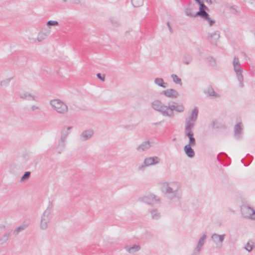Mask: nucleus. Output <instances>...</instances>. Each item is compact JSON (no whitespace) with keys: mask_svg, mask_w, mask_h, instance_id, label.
I'll list each match as a JSON object with an SVG mask.
<instances>
[{"mask_svg":"<svg viewBox=\"0 0 255 255\" xmlns=\"http://www.w3.org/2000/svg\"><path fill=\"white\" fill-rule=\"evenodd\" d=\"M231 12L234 15H239L240 13V10L238 9V6L236 5L230 6L229 7Z\"/></svg>","mask_w":255,"mask_h":255,"instance_id":"bb28decb","label":"nucleus"},{"mask_svg":"<svg viewBox=\"0 0 255 255\" xmlns=\"http://www.w3.org/2000/svg\"><path fill=\"white\" fill-rule=\"evenodd\" d=\"M72 2L75 4H79L80 2V0H72Z\"/></svg>","mask_w":255,"mask_h":255,"instance_id":"de8ad7c7","label":"nucleus"},{"mask_svg":"<svg viewBox=\"0 0 255 255\" xmlns=\"http://www.w3.org/2000/svg\"><path fill=\"white\" fill-rule=\"evenodd\" d=\"M152 143L149 140L144 141L136 148V150L138 153L147 151L150 148Z\"/></svg>","mask_w":255,"mask_h":255,"instance_id":"9d476101","label":"nucleus"},{"mask_svg":"<svg viewBox=\"0 0 255 255\" xmlns=\"http://www.w3.org/2000/svg\"><path fill=\"white\" fill-rule=\"evenodd\" d=\"M163 94L166 97L171 98H176L178 97V92L173 89H169L162 92Z\"/></svg>","mask_w":255,"mask_h":255,"instance_id":"f3484780","label":"nucleus"},{"mask_svg":"<svg viewBox=\"0 0 255 255\" xmlns=\"http://www.w3.org/2000/svg\"><path fill=\"white\" fill-rule=\"evenodd\" d=\"M50 105L57 113L66 114L68 112L67 106L59 99H54L50 101Z\"/></svg>","mask_w":255,"mask_h":255,"instance_id":"39448f33","label":"nucleus"},{"mask_svg":"<svg viewBox=\"0 0 255 255\" xmlns=\"http://www.w3.org/2000/svg\"><path fill=\"white\" fill-rule=\"evenodd\" d=\"M204 93L210 97H218V95L214 91L213 87L209 85L204 91Z\"/></svg>","mask_w":255,"mask_h":255,"instance_id":"aec40b11","label":"nucleus"},{"mask_svg":"<svg viewBox=\"0 0 255 255\" xmlns=\"http://www.w3.org/2000/svg\"><path fill=\"white\" fill-rule=\"evenodd\" d=\"M154 83L158 86L164 88L167 86V83H165L163 79L160 78H155L154 79Z\"/></svg>","mask_w":255,"mask_h":255,"instance_id":"5701e85b","label":"nucleus"},{"mask_svg":"<svg viewBox=\"0 0 255 255\" xmlns=\"http://www.w3.org/2000/svg\"><path fill=\"white\" fill-rule=\"evenodd\" d=\"M161 188L162 191L165 194V196L167 198L169 199H173L176 198H178V183L164 182L161 184Z\"/></svg>","mask_w":255,"mask_h":255,"instance_id":"7ed1b4c3","label":"nucleus"},{"mask_svg":"<svg viewBox=\"0 0 255 255\" xmlns=\"http://www.w3.org/2000/svg\"><path fill=\"white\" fill-rule=\"evenodd\" d=\"M253 248L254 247L251 245L249 243H248L245 247L246 250L248 252H251L253 250Z\"/></svg>","mask_w":255,"mask_h":255,"instance_id":"a19ab883","label":"nucleus"},{"mask_svg":"<svg viewBox=\"0 0 255 255\" xmlns=\"http://www.w3.org/2000/svg\"><path fill=\"white\" fill-rule=\"evenodd\" d=\"M234 70L236 73L238 80L239 82V86L241 88L244 87V77L243 75V69L241 67L239 58L235 56L233 61Z\"/></svg>","mask_w":255,"mask_h":255,"instance_id":"20e7f679","label":"nucleus"},{"mask_svg":"<svg viewBox=\"0 0 255 255\" xmlns=\"http://www.w3.org/2000/svg\"><path fill=\"white\" fill-rule=\"evenodd\" d=\"M52 218L51 214L47 211H44L41 217L40 227L42 230H46L48 227V223H49Z\"/></svg>","mask_w":255,"mask_h":255,"instance_id":"6e6552de","label":"nucleus"},{"mask_svg":"<svg viewBox=\"0 0 255 255\" xmlns=\"http://www.w3.org/2000/svg\"><path fill=\"white\" fill-rule=\"evenodd\" d=\"M150 106L153 109L160 113L163 116L170 118L174 117V111L182 113L185 109L182 104L174 101L168 102V106H166L159 100H155L150 103Z\"/></svg>","mask_w":255,"mask_h":255,"instance_id":"f257e3e1","label":"nucleus"},{"mask_svg":"<svg viewBox=\"0 0 255 255\" xmlns=\"http://www.w3.org/2000/svg\"><path fill=\"white\" fill-rule=\"evenodd\" d=\"M127 251L129 253H133L138 251L140 249V247L137 245H133L130 247H127Z\"/></svg>","mask_w":255,"mask_h":255,"instance_id":"393cba45","label":"nucleus"},{"mask_svg":"<svg viewBox=\"0 0 255 255\" xmlns=\"http://www.w3.org/2000/svg\"><path fill=\"white\" fill-rule=\"evenodd\" d=\"M198 4L199 5V10L198 11L209 10L208 7L204 3L203 1H202Z\"/></svg>","mask_w":255,"mask_h":255,"instance_id":"c756f323","label":"nucleus"},{"mask_svg":"<svg viewBox=\"0 0 255 255\" xmlns=\"http://www.w3.org/2000/svg\"><path fill=\"white\" fill-rule=\"evenodd\" d=\"M171 77L172 78L173 82L175 84H179L181 86L182 85L181 79L179 77H178L176 75L172 74L171 75Z\"/></svg>","mask_w":255,"mask_h":255,"instance_id":"cd10ccee","label":"nucleus"},{"mask_svg":"<svg viewBox=\"0 0 255 255\" xmlns=\"http://www.w3.org/2000/svg\"><path fill=\"white\" fill-rule=\"evenodd\" d=\"M185 13L188 16H190L191 17H195V15L192 14V13H191V9L189 8H187L185 9Z\"/></svg>","mask_w":255,"mask_h":255,"instance_id":"4c0bfd02","label":"nucleus"},{"mask_svg":"<svg viewBox=\"0 0 255 255\" xmlns=\"http://www.w3.org/2000/svg\"><path fill=\"white\" fill-rule=\"evenodd\" d=\"M195 16H200L204 20L207 21L210 26H212L215 22V20L210 17L209 14L206 11H197L195 14Z\"/></svg>","mask_w":255,"mask_h":255,"instance_id":"1a4fd4ad","label":"nucleus"},{"mask_svg":"<svg viewBox=\"0 0 255 255\" xmlns=\"http://www.w3.org/2000/svg\"><path fill=\"white\" fill-rule=\"evenodd\" d=\"M241 210L242 215L245 218L255 220V211L253 208L247 205H243Z\"/></svg>","mask_w":255,"mask_h":255,"instance_id":"0eeeda50","label":"nucleus"},{"mask_svg":"<svg viewBox=\"0 0 255 255\" xmlns=\"http://www.w3.org/2000/svg\"><path fill=\"white\" fill-rule=\"evenodd\" d=\"M192 61V56L188 53H185L182 58V62L186 64H190Z\"/></svg>","mask_w":255,"mask_h":255,"instance_id":"4be33fe9","label":"nucleus"},{"mask_svg":"<svg viewBox=\"0 0 255 255\" xmlns=\"http://www.w3.org/2000/svg\"><path fill=\"white\" fill-rule=\"evenodd\" d=\"M243 128L242 123H238L237 124L234 128V135L236 136L237 139H240L241 134L243 133Z\"/></svg>","mask_w":255,"mask_h":255,"instance_id":"a211bd4d","label":"nucleus"},{"mask_svg":"<svg viewBox=\"0 0 255 255\" xmlns=\"http://www.w3.org/2000/svg\"><path fill=\"white\" fill-rule=\"evenodd\" d=\"M10 235L9 233H5L0 239V244L2 245L6 242L9 238Z\"/></svg>","mask_w":255,"mask_h":255,"instance_id":"c85d7f7f","label":"nucleus"},{"mask_svg":"<svg viewBox=\"0 0 255 255\" xmlns=\"http://www.w3.org/2000/svg\"><path fill=\"white\" fill-rule=\"evenodd\" d=\"M110 21L112 24L115 27H117L119 25L118 21L115 18H111Z\"/></svg>","mask_w":255,"mask_h":255,"instance_id":"58836bf2","label":"nucleus"},{"mask_svg":"<svg viewBox=\"0 0 255 255\" xmlns=\"http://www.w3.org/2000/svg\"><path fill=\"white\" fill-rule=\"evenodd\" d=\"M203 246L201 245H200L197 243L196 248L194 249L193 251V254L195 255L198 254L200 253V251L201 250L202 247Z\"/></svg>","mask_w":255,"mask_h":255,"instance_id":"72a5a7b5","label":"nucleus"},{"mask_svg":"<svg viewBox=\"0 0 255 255\" xmlns=\"http://www.w3.org/2000/svg\"><path fill=\"white\" fill-rule=\"evenodd\" d=\"M27 226H28V225L22 224V225L19 226V227H18L17 228H16L14 230L13 233L15 235H17L19 232L24 230L27 227Z\"/></svg>","mask_w":255,"mask_h":255,"instance_id":"b1692460","label":"nucleus"},{"mask_svg":"<svg viewBox=\"0 0 255 255\" xmlns=\"http://www.w3.org/2000/svg\"><path fill=\"white\" fill-rule=\"evenodd\" d=\"M167 26H168V29H169V30L170 32L171 33H172V28H171V26H170V23H169V22H167Z\"/></svg>","mask_w":255,"mask_h":255,"instance_id":"a18cd8bd","label":"nucleus"},{"mask_svg":"<svg viewBox=\"0 0 255 255\" xmlns=\"http://www.w3.org/2000/svg\"><path fill=\"white\" fill-rule=\"evenodd\" d=\"M153 200L158 202L160 200V198L153 194H150L141 198V201L148 205H151Z\"/></svg>","mask_w":255,"mask_h":255,"instance_id":"2eb2a0df","label":"nucleus"},{"mask_svg":"<svg viewBox=\"0 0 255 255\" xmlns=\"http://www.w3.org/2000/svg\"><path fill=\"white\" fill-rule=\"evenodd\" d=\"M30 108H31V110L32 111H35L36 110H40L39 107L38 106H37V105H32L31 106Z\"/></svg>","mask_w":255,"mask_h":255,"instance_id":"79ce46f5","label":"nucleus"},{"mask_svg":"<svg viewBox=\"0 0 255 255\" xmlns=\"http://www.w3.org/2000/svg\"><path fill=\"white\" fill-rule=\"evenodd\" d=\"M72 128V127H63L61 131L60 138L66 140L67 136L70 133V130Z\"/></svg>","mask_w":255,"mask_h":255,"instance_id":"6ab92c4d","label":"nucleus"},{"mask_svg":"<svg viewBox=\"0 0 255 255\" xmlns=\"http://www.w3.org/2000/svg\"><path fill=\"white\" fill-rule=\"evenodd\" d=\"M52 208V204L51 202H49V205L47 208V209L45 211H47L50 212V214H51V209Z\"/></svg>","mask_w":255,"mask_h":255,"instance_id":"37998d69","label":"nucleus"},{"mask_svg":"<svg viewBox=\"0 0 255 255\" xmlns=\"http://www.w3.org/2000/svg\"><path fill=\"white\" fill-rule=\"evenodd\" d=\"M97 76L98 79H99L100 80L102 81H104L105 79V74H102L100 73H98L97 74Z\"/></svg>","mask_w":255,"mask_h":255,"instance_id":"ea45409f","label":"nucleus"},{"mask_svg":"<svg viewBox=\"0 0 255 255\" xmlns=\"http://www.w3.org/2000/svg\"><path fill=\"white\" fill-rule=\"evenodd\" d=\"M48 35V34H45L44 33H40L38 35L37 40L39 41H41L43 39H45V37Z\"/></svg>","mask_w":255,"mask_h":255,"instance_id":"c9c22d12","label":"nucleus"},{"mask_svg":"<svg viewBox=\"0 0 255 255\" xmlns=\"http://www.w3.org/2000/svg\"><path fill=\"white\" fill-rule=\"evenodd\" d=\"M206 2L209 4H211L212 3V1L211 0H205Z\"/></svg>","mask_w":255,"mask_h":255,"instance_id":"09e8293b","label":"nucleus"},{"mask_svg":"<svg viewBox=\"0 0 255 255\" xmlns=\"http://www.w3.org/2000/svg\"><path fill=\"white\" fill-rule=\"evenodd\" d=\"M65 142L66 140L62 139L60 138V139L58 143L57 148H60V150L58 151V153H60L61 151L64 148L65 146Z\"/></svg>","mask_w":255,"mask_h":255,"instance_id":"a878e982","label":"nucleus"},{"mask_svg":"<svg viewBox=\"0 0 255 255\" xmlns=\"http://www.w3.org/2000/svg\"><path fill=\"white\" fill-rule=\"evenodd\" d=\"M151 216L153 220H158L160 217V214L156 209H151L149 210Z\"/></svg>","mask_w":255,"mask_h":255,"instance_id":"412c9836","label":"nucleus"},{"mask_svg":"<svg viewBox=\"0 0 255 255\" xmlns=\"http://www.w3.org/2000/svg\"><path fill=\"white\" fill-rule=\"evenodd\" d=\"M196 143H188L184 147V150L186 155L189 158H193L195 156V152L192 146H194Z\"/></svg>","mask_w":255,"mask_h":255,"instance_id":"4468645a","label":"nucleus"},{"mask_svg":"<svg viewBox=\"0 0 255 255\" xmlns=\"http://www.w3.org/2000/svg\"><path fill=\"white\" fill-rule=\"evenodd\" d=\"M161 122H159L158 123H152V124L154 125H159L161 124Z\"/></svg>","mask_w":255,"mask_h":255,"instance_id":"8fccbe9b","label":"nucleus"},{"mask_svg":"<svg viewBox=\"0 0 255 255\" xmlns=\"http://www.w3.org/2000/svg\"><path fill=\"white\" fill-rule=\"evenodd\" d=\"M59 23L57 21H53V20H49L47 22V26H55V25H58Z\"/></svg>","mask_w":255,"mask_h":255,"instance_id":"e433bc0d","label":"nucleus"},{"mask_svg":"<svg viewBox=\"0 0 255 255\" xmlns=\"http://www.w3.org/2000/svg\"><path fill=\"white\" fill-rule=\"evenodd\" d=\"M94 131L92 129H88L83 131L80 135L81 141H84L90 139L93 135Z\"/></svg>","mask_w":255,"mask_h":255,"instance_id":"dca6fc26","label":"nucleus"},{"mask_svg":"<svg viewBox=\"0 0 255 255\" xmlns=\"http://www.w3.org/2000/svg\"><path fill=\"white\" fill-rule=\"evenodd\" d=\"M227 157V155L226 154L224 153H221L218 155L217 158L218 160L222 161L224 160Z\"/></svg>","mask_w":255,"mask_h":255,"instance_id":"f704fd0d","label":"nucleus"},{"mask_svg":"<svg viewBox=\"0 0 255 255\" xmlns=\"http://www.w3.org/2000/svg\"><path fill=\"white\" fill-rule=\"evenodd\" d=\"M124 128H129L130 129H132L133 128V126H126L124 127Z\"/></svg>","mask_w":255,"mask_h":255,"instance_id":"49530a36","label":"nucleus"},{"mask_svg":"<svg viewBox=\"0 0 255 255\" xmlns=\"http://www.w3.org/2000/svg\"><path fill=\"white\" fill-rule=\"evenodd\" d=\"M225 237V234L220 235L214 233L212 235L211 239L218 247L221 248L222 246V243L224 240Z\"/></svg>","mask_w":255,"mask_h":255,"instance_id":"9b49d317","label":"nucleus"},{"mask_svg":"<svg viewBox=\"0 0 255 255\" xmlns=\"http://www.w3.org/2000/svg\"><path fill=\"white\" fill-rule=\"evenodd\" d=\"M20 98L28 101H37L38 97L27 91H23L19 94Z\"/></svg>","mask_w":255,"mask_h":255,"instance_id":"f8f14e48","label":"nucleus"},{"mask_svg":"<svg viewBox=\"0 0 255 255\" xmlns=\"http://www.w3.org/2000/svg\"><path fill=\"white\" fill-rule=\"evenodd\" d=\"M31 172L30 171H26L24 172V174L21 177V181H24L26 180L29 179L30 176Z\"/></svg>","mask_w":255,"mask_h":255,"instance_id":"7c9ffc66","label":"nucleus"},{"mask_svg":"<svg viewBox=\"0 0 255 255\" xmlns=\"http://www.w3.org/2000/svg\"><path fill=\"white\" fill-rule=\"evenodd\" d=\"M141 0H131V2L134 6H138V5H137L135 2H140L141 1Z\"/></svg>","mask_w":255,"mask_h":255,"instance_id":"c03bdc74","label":"nucleus"},{"mask_svg":"<svg viewBox=\"0 0 255 255\" xmlns=\"http://www.w3.org/2000/svg\"><path fill=\"white\" fill-rule=\"evenodd\" d=\"M206 238H207L206 235L205 234H204L202 236V237L200 238V239L198 241V244H199L200 245L203 246V245L205 244Z\"/></svg>","mask_w":255,"mask_h":255,"instance_id":"2f4dec72","label":"nucleus"},{"mask_svg":"<svg viewBox=\"0 0 255 255\" xmlns=\"http://www.w3.org/2000/svg\"><path fill=\"white\" fill-rule=\"evenodd\" d=\"M62 0L64 1H67V0Z\"/></svg>","mask_w":255,"mask_h":255,"instance_id":"603ef678","label":"nucleus"},{"mask_svg":"<svg viewBox=\"0 0 255 255\" xmlns=\"http://www.w3.org/2000/svg\"><path fill=\"white\" fill-rule=\"evenodd\" d=\"M220 38V32L218 30L209 33L207 39L212 44H216L218 40Z\"/></svg>","mask_w":255,"mask_h":255,"instance_id":"ddd939ff","label":"nucleus"},{"mask_svg":"<svg viewBox=\"0 0 255 255\" xmlns=\"http://www.w3.org/2000/svg\"><path fill=\"white\" fill-rule=\"evenodd\" d=\"M198 115V109L197 107L193 109L190 116L186 119L184 129V136L189 138L188 143H196V139L194 137L193 130Z\"/></svg>","mask_w":255,"mask_h":255,"instance_id":"f03ea898","label":"nucleus"},{"mask_svg":"<svg viewBox=\"0 0 255 255\" xmlns=\"http://www.w3.org/2000/svg\"><path fill=\"white\" fill-rule=\"evenodd\" d=\"M198 3H200L202 1L201 0H195Z\"/></svg>","mask_w":255,"mask_h":255,"instance_id":"3c124183","label":"nucleus"},{"mask_svg":"<svg viewBox=\"0 0 255 255\" xmlns=\"http://www.w3.org/2000/svg\"><path fill=\"white\" fill-rule=\"evenodd\" d=\"M11 78H8L5 80H2L0 82V86H7L8 85Z\"/></svg>","mask_w":255,"mask_h":255,"instance_id":"473e14b6","label":"nucleus"},{"mask_svg":"<svg viewBox=\"0 0 255 255\" xmlns=\"http://www.w3.org/2000/svg\"><path fill=\"white\" fill-rule=\"evenodd\" d=\"M160 159L157 156H153L145 158L142 165L138 166L139 170H143L145 167L158 164L160 162Z\"/></svg>","mask_w":255,"mask_h":255,"instance_id":"423d86ee","label":"nucleus"}]
</instances>
